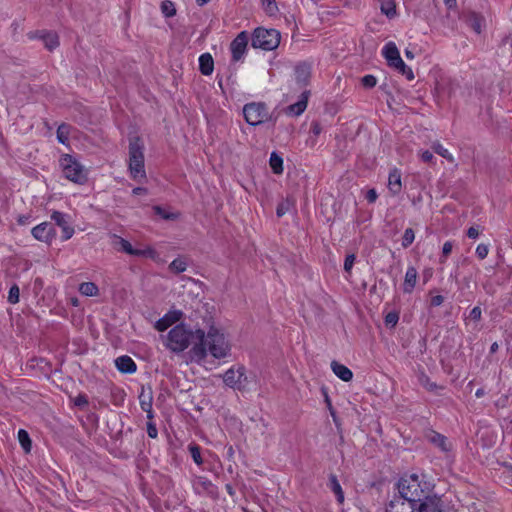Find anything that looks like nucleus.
Masks as SVG:
<instances>
[{"mask_svg":"<svg viewBox=\"0 0 512 512\" xmlns=\"http://www.w3.org/2000/svg\"><path fill=\"white\" fill-rule=\"evenodd\" d=\"M203 331L201 329L189 330L183 324L176 325L170 330L167 336V347L173 352H182L192 347L194 352L197 351V343L202 341Z\"/></svg>","mask_w":512,"mask_h":512,"instance_id":"f257e3e1","label":"nucleus"},{"mask_svg":"<svg viewBox=\"0 0 512 512\" xmlns=\"http://www.w3.org/2000/svg\"><path fill=\"white\" fill-rule=\"evenodd\" d=\"M397 486L399 497L406 499L411 504L420 502L429 496V485L426 482L422 483L415 474L402 477Z\"/></svg>","mask_w":512,"mask_h":512,"instance_id":"f03ea898","label":"nucleus"},{"mask_svg":"<svg viewBox=\"0 0 512 512\" xmlns=\"http://www.w3.org/2000/svg\"><path fill=\"white\" fill-rule=\"evenodd\" d=\"M58 163L62 176L67 180L76 184H84L87 182L89 170L75 155L68 153L61 154Z\"/></svg>","mask_w":512,"mask_h":512,"instance_id":"7ed1b4c3","label":"nucleus"},{"mask_svg":"<svg viewBox=\"0 0 512 512\" xmlns=\"http://www.w3.org/2000/svg\"><path fill=\"white\" fill-rule=\"evenodd\" d=\"M228 348V340L224 331L219 327L211 326L207 334L203 332L202 341L197 343L196 352H221Z\"/></svg>","mask_w":512,"mask_h":512,"instance_id":"20e7f679","label":"nucleus"},{"mask_svg":"<svg viewBox=\"0 0 512 512\" xmlns=\"http://www.w3.org/2000/svg\"><path fill=\"white\" fill-rule=\"evenodd\" d=\"M144 144L138 137L130 139L129 142V170L135 180H142L146 177L144 168Z\"/></svg>","mask_w":512,"mask_h":512,"instance_id":"39448f33","label":"nucleus"},{"mask_svg":"<svg viewBox=\"0 0 512 512\" xmlns=\"http://www.w3.org/2000/svg\"><path fill=\"white\" fill-rule=\"evenodd\" d=\"M382 55L386 59L388 65L397 71H399L402 75L406 76L408 80L414 79V73L411 68H409L400 56L399 49L396 44L392 41L386 43L382 49Z\"/></svg>","mask_w":512,"mask_h":512,"instance_id":"423d86ee","label":"nucleus"},{"mask_svg":"<svg viewBox=\"0 0 512 512\" xmlns=\"http://www.w3.org/2000/svg\"><path fill=\"white\" fill-rule=\"evenodd\" d=\"M280 44V33L275 29L257 28L252 38V46L266 51L276 49Z\"/></svg>","mask_w":512,"mask_h":512,"instance_id":"0eeeda50","label":"nucleus"},{"mask_svg":"<svg viewBox=\"0 0 512 512\" xmlns=\"http://www.w3.org/2000/svg\"><path fill=\"white\" fill-rule=\"evenodd\" d=\"M243 115L248 124L260 125L270 119L267 106L261 102H251L243 107Z\"/></svg>","mask_w":512,"mask_h":512,"instance_id":"6e6552de","label":"nucleus"},{"mask_svg":"<svg viewBox=\"0 0 512 512\" xmlns=\"http://www.w3.org/2000/svg\"><path fill=\"white\" fill-rule=\"evenodd\" d=\"M111 239L112 245L116 250L125 252L128 255L151 259H155L157 257V252L152 247L148 246L142 249L133 248L129 241L115 234L111 236Z\"/></svg>","mask_w":512,"mask_h":512,"instance_id":"1a4fd4ad","label":"nucleus"},{"mask_svg":"<svg viewBox=\"0 0 512 512\" xmlns=\"http://www.w3.org/2000/svg\"><path fill=\"white\" fill-rule=\"evenodd\" d=\"M223 381L230 388L237 390L243 389L247 381L245 368L239 366L237 369L233 367L228 369L223 375Z\"/></svg>","mask_w":512,"mask_h":512,"instance_id":"9d476101","label":"nucleus"},{"mask_svg":"<svg viewBox=\"0 0 512 512\" xmlns=\"http://www.w3.org/2000/svg\"><path fill=\"white\" fill-rule=\"evenodd\" d=\"M52 220L56 223L58 227H60L62 231L61 239L63 241H67L75 233V229L73 227V221L68 214H64L58 211H54L51 215Z\"/></svg>","mask_w":512,"mask_h":512,"instance_id":"9b49d317","label":"nucleus"},{"mask_svg":"<svg viewBox=\"0 0 512 512\" xmlns=\"http://www.w3.org/2000/svg\"><path fill=\"white\" fill-rule=\"evenodd\" d=\"M247 44L248 34L246 32L239 33L230 45L233 61H239L244 57Z\"/></svg>","mask_w":512,"mask_h":512,"instance_id":"f8f14e48","label":"nucleus"},{"mask_svg":"<svg viewBox=\"0 0 512 512\" xmlns=\"http://www.w3.org/2000/svg\"><path fill=\"white\" fill-rule=\"evenodd\" d=\"M182 317V311L172 309L155 322L154 328L159 332H163L167 330L169 327H171L173 324L179 322L182 319Z\"/></svg>","mask_w":512,"mask_h":512,"instance_id":"ddd939ff","label":"nucleus"},{"mask_svg":"<svg viewBox=\"0 0 512 512\" xmlns=\"http://www.w3.org/2000/svg\"><path fill=\"white\" fill-rule=\"evenodd\" d=\"M418 512H445L441 499L436 495L425 497L416 507Z\"/></svg>","mask_w":512,"mask_h":512,"instance_id":"4468645a","label":"nucleus"},{"mask_svg":"<svg viewBox=\"0 0 512 512\" xmlns=\"http://www.w3.org/2000/svg\"><path fill=\"white\" fill-rule=\"evenodd\" d=\"M417 379L419 384L428 392L437 396H445V386L438 385L437 383L431 381V379L424 372H419L417 374Z\"/></svg>","mask_w":512,"mask_h":512,"instance_id":"2eb2a0df","label":"nucleus"},{"mask_svg":"<svg viewBox=\"0 0 512 512\" xmlns=\"http://www.w3.org/2000/svg\"><path fill=\"white\" fill-rule=\"evenodd\" d=\"M416 511V505L411 504L409 501H406V499H403L401 497H394L392 499L388 506L386 507L385 512H415Z\"/></svg>","mask_w":512,"mask_h":512,"instance_id":"dca6fc26","label":"nucleus"},{"mask_svg":"<svg viewBox=\"0 0 512 512\" xmlns=\"http://www.w3.org/2000/svg\"><path fill=\"white\" fill-rule=\"evenodd\" d=\"M402 174L397 168H393L388 175L387 188L392 196H397L402 190Z\"/></svg>","mask_w":512,"mask_h":512,"instance_id":"f3484780","label":"nucleus"},{"mask_svg":"<svg viewBox=\"0 0 512 512\" xmlns=\"http://www.w3.org/2000/svg\"><path fill=\"white\" fill-rule=\"evenodd\" d=\"M55 235V231L50 223L45 222L34 227V238L42 242L51 243Z\"/></svg>","mask_w":512,"mask_h":512,"instance_id":"a211bd4d","label":"nucleus"},{"mask_svg":"<svg viewBox=\"0 0 512 512\" xmlns=\"http://www.w3.org/2000/svg\"><path fill=\"white\" fill-rule=\"evenodd\" d=\"M34 38L43 43L46 49L52 51L59 46V38L55 32L51 31H38L34 34Z\"/></svg>","mask_w":512,"mask_h":512,"instance_id":"6ab92c4d","label":"nucleus"},{"mask_svg":"<svg viewBox=\"0 0 512 512\" xmlns=\"http://www.w3.org/2000/svg\"><path fill=\"white\" fill-rule=\"evenodd\" d=\"M152 401H153L152 390L150 388L148 390H146L144 387H142L141 393L139 395V403H140L141 409L147 413L148 419L153 418Z\"/></svg>","mask_w":512,"mask_h":512,"instance_id":"aec40b11","label":"nucleus"},{"mask_svg":"<svg viewBox=\"0 0 512 512\" xmlns=\"http://www.w3.org/2000/svg\"><path fill=\"white\" fill-rule=\"evenodd\" d=\"M418 278L417 269L414 266H409L406 270L404 282H403V292L406 294H411L416 286Z\"/></svg>","mask_w":512,"mask_h":512,"instance_id":"412c9836","label":"nucleus"},{"mask_svg":"<svg viewBox=\"0 0 512 512\" xmlns=\"http://www.w3.org/2000/svg\"><path fill=\"white\" fill-rule=\"evenodd\" d=\"M115 366L121 373L132 374L136 371L137 366L131 357L122 355L115 359Z\"/></svg>","mask_w":512,"mask_h":512,"instance_id":"4be33fe9","label":"nucleus"},{"mask_svg":"<svg viewBox=\"0 0 512 512\" xmlns=\"http://www.w3.org/2000/svg\"><path fill=\"white\" fill-rule=\"evenodd\" d=\"M308 95L309 93L307 91L303 92L300 96V99L296 103L287 107V114L290 116L301 115L307 107Z\"/></svg>","mask_w":512,"mask_h":512,"instance_id":"5701e85b","label":"nucleus"},{"mask_svg":"<svg viewBox=\"0 0 512 512\" xmlns=\"http://www.w3.org/2000/svg\"><path fill=\"white\" fill-rule=\"evenodd\" d=\"M176 355L181 359V362H185L186 364H188L189 362H191V363L195 362L199 365H204V363L206 362V358L209 354H176ZM210 355L217 359L226 356V354H210Z\"/></svg>","mask_w":512,"mask_h":512,"instance_id":"b1692460","label":"nucleus"},{"mask_svg":"<svg viewBox=\"0 0 512 512\" xmlns=\"http://www.w3.org/2000/svg\"><path fill=\"white\" fill-rule=\"evenodd\" d=\"M331 369L333 373L342 381L349 382L353 378L352 371L337 361L331 362Z\"/></svg>","mask_w":512,"mask_h":512,"instance_id":"393cba45","label":"nucleus"},{"mask_svg":"<svg viewBox=\"0 0 512 512\" xmlns=\"http://www.w3.org/2000/svg\"><path fill=\"white\" fill-rule=\"evenodd\" d=\"M199 69L203 75H210L214 70V61L209 53H204L199 57Z\"/></svg>","mask_w":512,"mask_h":512,"instance_id":"a878e982","label":"nucleus"},{"mask_svg":"<svg viewBox=\"0 0 512 512\" xmlns=\"http://www.w3.org/2000/svg\"><path fill=\"white\" fill-rule=\"evenodd\" d=\"M78 291L85 297H97L100 293L99 287L94 282H83L79 285Z\"/></svg>","mask_w":512,"mask_h":512,"instance_id":"bb28decb","label":"nucleus"},{"mask_svg":"<svg viewBox=\"0 0 512 512\" xmlns=\"http://www.w3.org/2000/svg\"><path fill=\"white\" fill-rule=\"evenodd\" d=\"M73 132V129L70 125L61 124L57 129V140L65 145L69 146V139Z\"/></svg>","mask_w":512,"mask_h":512,"instance_id":"cd10ccee","label":"nucleus"},{"mask_svg":"<svg viewBox=\"0 0 512 512\" xmlns=\"http://www.w3.org/2000/svg\"><path fill=\"white\" fill-rule=\"evenodd\" d=\"M329 488L336 495L337 501L341 504L344 501V492L341 488V485L336 477V475L331 474L329 477Z\"/></svg>","mask_w":512,"mask_h":512,"instance_id":"c85d7f7f","label":"nucleus"},{"mask_svg":"<svg viewBox=\"0 0 512 512\" xmlns=\"http://www.w3.org/2000/svg\"><path fill=\"white\" fill-rule=\"evenodd\" d=\"M296 80L301 84H306L310 78V66L308 64H300L295 70Z\"/></svg>","mask_w":512,"mask_h":512,"instance_id":"c756f323","label":"nucleus"},{"mask_svg":"<svg viewBox=\"0 0 512 512\" xmlns=\"http://www.w3.org/2000/svg\"><path fill=\"white\" fill-rule=\"evenodd\" d=\"M467 24L478 34H480L482 32V28H483V25H484V20L481 16L475 14V13H470L468 16H467Z\"/></svg>","mask_w":512,"mask_h":512,"instance_id":"7c9ffc66","label":"nucleus"},{"mask_svg":"<svg viewBox=\"0 0 512 512\" xmlns=\"http://www.w3.org/2000/svg\"><path fill=\"white\" fill-rule=\"evenodd\" d=\"M431 442L439 447L443 452H448L451 449V443L447 438L439 433H433L431 436Z\"/></svg>","mask_w":512,"mask_h":512,"instance_id":"2f4dec72","label":"nucleus"},{"mask_svg":"<svg viewBox=\"0 0 512 512\" xmlns=\"http://www.w3.org/2000/svg\"><path fill=\"white\" fill-rule=\"evenodd\" d=\"M269 165L275 174H282L283 172V159L276 152H272L269 159Z\"/></svg>","mask_w":512,"mask_h":512,"instance_id":"473e14b6","label":"nucleus"},{"mask_svg":"<svg viewBox=\"0 0 512 512\" xmlns=\"http://www.w3.org/2000/svg\"><path fill=\"white\" fill-rule=\"evenodd\" d=\"M169 269L174 273H182L187 269V261L185 258L179 257L174 259L170 265Z\"/></svg>","mask_w":512,"mask_h":512,"instance_id":"72a5a7b5","label":"nucleus"},{"mask_svg":"<svg viewBox=\"0 0 512 512\" xmlns=\"http://www.w3.org/2000/svg\"><path fill=\"white\" fill-rule=\"evenodd\" d=\"M18 440H19V443L21 444L22 448L24 449V451L26 453H29L30 449H31V440H30L29 433L24 429H20L18 431Z\"/></svg>","mask_w":512,"mask_h":512,"instance_id":"f704fd0d","label":"nucleus"},{"mask_svg":"<svg viewBox=\"0 0 512 512\" xmlns=\"http://www.w3.org/2000/svg\"><path fill=\"white\" fill-rule=\"evenodd\" d=\"M161 12L165 17H173L176 14V8L172 1L164 0L161 3Z\"/></svg>","mask_w":512,"mask_h":512,"instance_id":"c9c22d12","label":"nucleus"},{"mask_svg":"<svg viewBox=\"0 0 512 512\" xmlns=\"http://www.w3.org/2000/svg\"><path fill=\"white\" fill-rule=\"evenodd\" d=\"M261 3L268 15L272 16L278 12L276 0H261Z\"/></svg>","mask_w":512,"mask_h":512,"instance_id":"e433bc0d","label":"nucleus"},{"mask_svg":"<svg viewBox=\"0 0 512 512\" xmlns=\"http://www.w3.org/2000/svg\"><path fill=\"white\" fill-rule=\"evenodd\" d=\"M433 149L437 154H439L443 158L449 160L450 162L454 161L452 154L446 148H444L440 143L433 144Z\"/></svg>","mask_w":512,"mask_h":512,"instance_id":"4c0bfd02","label":"nucleus"},{"mask_svg":"<svg viewBox=\"0 0 512 512\" xmlns=\"http://www.w3.org/2000/svg\"><path fill=\"white\" fill-rule=\"evenodd\" d=\"M414 239H415L414 231L411 228H407L404 231V235L402 238V246L404 248H407L408 246H410L413 243Z\"/></svg>","mask_w":512,"mask_h":512,"instance_id":"58836bf2","label":"nucleus"},{"mask_svg":"<svg viewBox=\"0 0 512 512\" xmlns=\"http://www.w3.org/2000/svg\"><path fill=\"white\" fill-rule=\"evenodd\" d=\"M189 451H190L191 457L193 458L194 462L197 465H201L203 463V460H202L201 453H200V447L197 445H190Z\"/></svg>","mask_w":512,"mask_h":512,"instance_id":"ea45409f","label":"nucleus"},{"mask_svg":"<svg viewBox=\"0 0 512 512\" xmlns=\"http://www.w3.org/2000/svg\"><path fill=\"white\" fill-rule=\"evenodd\" d=\"M481 314H482V312H481L480 307H478V306L474 307L470 311L469 316L466 319L467 320V325H469L471 322L477 323L480 320V318H481Z\"/></svg>","mask_w":512,"mask_h":512,"instance_id":"a19ab883","label":"nucleus"},{"mask_svg":"<svg viewBox=\"0 0 512 512\" xmlns=\"http://www.w3.org/2000/svg\"><path fill=\"white\" fill-rule=\"evenodd\" d=\"M19 295H20L19 287L17 285H13L9 290L8 301L12 304L17 303L19 301Z\"/></svg>","mask_w":512,"mask_h":512,"instance_id":"79ce46f5","label":"nucleus"},{"mask_svg":"<svg viewBox=\"0 0 512 512\" xmlns=\"http://www.w3.org/2000/svg\"><path fill=\"white\" fill-rule=\"evenodd\" d=\"M399 320V316L395 312H390L385 317V324L390 327H394Z\"/></svg>","mask_w":512,"mask_h":512,"instance_id":"37998d69","label":"nucleus"},{"mask_svg":"<svg viewBox=\"0 0 512 512\" xmlns=\"http://www.w3.org/2000/svg\"><path fill=\"white\" fill-rule=\"evenodd\" d=\"M355 259H356V257L354 254H349L346 256L345 261H344V270L346 272H348V273L351 272L352 267L355 263Z\"/></svg>","mask_w":512,"mask_h":512,"instance_id":"c03bdc74","label":"nucleus"},{"mask_svg":"<svg viewBox=\"0 0 512 512\" xmlns=\"http://www.w3.org/2000/svg\"><path fill=\"white\" fill-rule=\"evenodd\" d=\"M489 253V248L486 244H479L476 248V255L480 259H484L487 257Z\"/></svg>","mask_w":512,"mask_h":512,"instance_id":"a18cd8bd","label":"nucleus"},{"mask_svg":"<svg viewBox=\"0 0 512 512\" xmlns=\"http://www.w3.org/2000/svg\"><path fill=\"white\" fill-rule=\"evenodd\" d=\"M377 80L373 75H366L362 78V84L366 88H372L376 85Z\"/></svg>","mask_w":512,"mask_h":512,"instance_id":"49530a36","label":"nucleus"},{"mask_svg":"<svg viewBox=\"0 0 512 512\" xmlns=\"http://www.w3.org/2000/svg\"><path fill=\"white\" fill-rule=\"evenodd\" d=\"M289 208H290L289 201H284V202L280 203L276 210L277 216L282 217L284 214H286L288 212Z\"/></svg>","mask_w":512,"mask_h":512,"instance_id":"de8ad7c7","label":"nucleus"},{"mask_svg":"<svg viewBox=\"0 0 512 512\" xmlns=\"http://www.w3.org/2000/svg\"><path fill=\"white\" fill-rule=\"evenodd\" d=\"M74 404L78 407H86L88 405L87 396L83 394L78 395L74 400Z\"/></svg>","mask_w":512,"mask_h":512,"instance_id":"09e8293b","label":"nucleus"},{"mask_svg":"<svg viewBox=\"0 0 512 512\" xmlns=\"http://www.w3.org/2000/svg\"><path fill=\"white\" fill-rule=\"evenodd\" d=\"M419 156H420L421 160L426 163H431L434 159L433 154L428 150L420 151Z\"/></svg>","mask_w":512,"mask_h":512,"instance_id":"8fccbe9b","label":"nucleus"},{"mask_svg":"<svg viewBox=\"0 0 512 512\" xmlns=\"http://www.w3.org/2000/svg\"><path fill=\"white\" fill-rule=\"evenodd\" d=\"M365 197L369 203H374L378 198L377 191L375 189H369Z\"/></svg>","mask_w":512,"mask_h":512,"instance_id":"3c124183","label":"nucleus"},{"mask_svg":"<svg viewBox=\"0 0 512 512\" xmlns=\"http://www.w3.org/2000/svg\"><path fill=\"white\" fill-rule=\"evenodd\" d=\"M452 249H453V243L451 241H446L442 247L443 256L447 257L451 253Z\"/></svg>","mask_w":512,"mask_h":512,"instance_id":"603ef678","label":"nucleus"},{"mask_svg":"<svg viewBox=\"0 0 512 512\" xmlns=\"http://www.w3.org/2000/svg\"><path fill=\"white\" fill-rule=\"evenodd\" d=\"M154 211L157 215H159L160 217H162L163 219H170L173 217L172 214H168L164 211V209H162L161 207L159 206H156L154 207Z\"/></svg>","mask_w":512,"mask_h":512,"instance_id":"864d4df0","label":"nucleus"},{"mask_svg":"<svg viewBox=\"0 0 512 512\" xmlns=\"http://www.w3.org/2000/svg\"><path fill=\"white\" fill-rule=\"evenodd\" d=\"M480 234V230L477 227H470L467 230V236L471 239H476Z\"/></svg>","mask_w":512,"mask_h":512,"instance_id":"5fc2aeb1","label":"nucleus"},{"mask_svg":"<svg viewBox=\"0 0 512 512\" xmlns=\"http://www.w3.org/2000/svg\"><path fill=\"white\" fill-rule=\"evenodd\" d=\"M147 433L150 438H156L157 437V429L154 424L149 423L147 426Z\"/></svg>","mask_w":512,"mask_h":512,"instance_id":"6e6d98bb","label":"nucleus"},{"mask_svg":"<svg viewBox=\"0 0 512 512\" xmlns=\"http://www.w3.org/2000/svg\"><path fill=\"white\" fill-rule=\"evenodd\" d=\"M444 301V298L443 296L441 295H436V296H433L432 299H431V304L433 306H440Z\"/></svg>","mask_w":512,"mask_h":512,"instance_id":"4d7b16f0","label":"nucleus"},{"mask_svg":"<svg viewBox=\"0 0 512 512\" xmlns=\"http://www.w3.org/2000/svg\"><path fill=\"white\" fill-rule=\"evenodd\" d=\"M322 131V128H321V125L317 122L315 123H312L311 125V132L315 135V136H318Z\"/></svg>","mask_w":512,"mask_h":512,"instance_id":"13d9d810","label":"nucleus"},{"mask_svg":"<svg viewBox=\"0 0 512 512\" xmlns=\"http://www.w3.org/2000/svg\"><path fill=\"white\" fill-rule=\"evenodd\" d=\"M147 191L145 188H142V187H137L135 189H133V194L134 195H142V194H146Z\"/></svg>","mask_w":512,"mask_h":512,"instance_id":"bf43d9fd","label":"nucleus"},{"mask_svg":"<svg viewBox=\"0 0 512 512\" xmlns=\"http://www.w3.org/2000/svg\"><path fill=\"white\" fill-rule=\"evenodd\" d=\"M484 394H485V391H484V389H483V388H479V389L475 392V396H476L477 398H481L482 396H484Z\"/></svg>","mask_w":512,"mask_h":512,"instance_id":"052dcab7","label":"nucleus"},{"mask_svg":"<svg viewBox=\"0 0 512 512\" xmlns=\"http://www.w3.org/2000/svg\"><path fill=\"white\" fill-rule=\"evenodd\" d=\"M445 1V4L449 7V8H452L456 5V0H444Z\"/></svg>","mask_w":512,"mask_h":512,"instance_id":"680f3d73","label":"nucleus"},{"mask_svg":"<svg viewBox=\"0 0 512 512\" xmlns=\"http://www.w3.org/2000/svg\"><path fill=\"white\" fill-rule=\"evenodd\" d=\"M405 56H406L408 59H410V60L414 59V54H413V52H412V51H410V50H408V49H407V50H405Z\"/></svg>","mask_w":512,"mask_h":512,"instance_id":"e2e57ef3","label":"nucleus"},{"mask_svg":"<svg viewBox=\"0 0 512 512\" xmlns=\"http://www.w3.org/2000/svg\"><path fill=\"white\" fill-rule=\"evenodd\" d=\"M28 219H29V217L21 216V217H19L18 221L20 224H26Z\"/></svg>","mask_w":512,"mask_h":512,"instance_id":"0e129e2a","label":"nucleus"},{"mask_svg":"<svg viewBox=\"0 0 512 512\" xmlns=\"http://www.w3.org/2000/svg\"><path fill=\"white\" fill-rule=\"evenodd\" d=\"M210 0H196L197 4L199 6H203L205 4H207Z\"/></svg>","mask_w":512,"mask_h":512,"instance_id":"69168bd1","label":"nucleus"},{"mask_svg":"<svg viewBox=\"0 0 512 512\" xmlns=\"http://www.w3.org/2000/svg\"><path fill=\"white\" fill-rule=\"evenodd\" d=\"M71 303H72L73 306H78L79 305V300L77 298H73L71 300Z\"/></svg>","mask_w":512,"mask_h":512,"instance_id":"338daca9","label":"nucleus"},{"mask_svg":"<svg viewBox=\"0 0 512 512\" xmlns=\"http://www.w3.org/2000/svg\"><path fill=\"white\" fill-rule=\"evenodd\" d=\"M497 343H493L491 346V351L493 352L495 349H497Z\"/></svg>","mask_w":512,"mask_h":512,"instance_id":"774afa93","label":"nucleus"}]
</instances>
